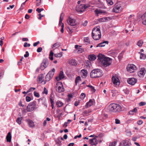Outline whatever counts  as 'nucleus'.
Masks as SVG:
<instances>
[{
    "mask_svg": "<svg viewBox=\"0 0 146 146\" xmlns=\"http://www.w3.org/2000/svg\"><path fill=\"white\" fill-rule=\"evenodd\" d=\"M143 123V121L141 120H138L137 121V123L138 125H141Z\"/></svg>",
    "mask_w": 146,
    "mask_h": 146,
    "instance_id": "bf43d9fd",
    "label": "nucleus"
},
{
    "mask_svg": "<svg viewBox=\"0 0 146 146\" xmlns=\"http://www.w3.org/2000/svg\"><path fill=\"white\" fill-rule=\"evenodd\" d=\"M109 92L110 93H113V94H114L115 93H116L117 91L114 90H109Z\"/></svg>",
    "mask_w": 146,
    "mask_h": 146,
    "instance_id": "13d9d810",
    "label": "nucleus"
},
{
    "mask_svg": "<svg viewBox=\"0 0 146 146\" xmlns=\"http://www.w3.org/2000/svg\"><path fill=\"white\" fill-rule=\"evenodd\" d=\"M92 36L95 40H99L101 38V34L100 26H97L93 28L92 31Z\"/></svg>",
    "mask_w": 146,
    "mask_h": 146,
    "instance_id": "f03ea898",
    "label": "nucleus"
},
{
    "mask_svg": "<svg viewBox=\"0 0 146 146\" xmlns=\"http://www.w3.org/2000/svg\"><path fill=\"white\" fill-rule=\"evenodd\" d=\"M54 55V53L52 51H50V54L49 55V58L51 60H52L53 59V56Z\"/></svg>",
    "mask_w": 146,
    "mask_h": 146,
    "instance_id": "72a5a7b5",
    "label": "nucleus"
},
{
    "mask_svg": "<svg viewBox=\"0 0 146 146\" xmlns=\"http://www.w3.org/2000/svg\"><path fill=\"white\" fill-rule=\"evenodd\" d=\"M91 63L89 60H87L86 62V66L88 67H90L91 66Z\"/></svg>",
    "mask_w": 146,
    "mask_h": 146,
    "instance_id": "37998d69",
    "label": "nucleus"
},
{
    "mask_svg": "<svg viewBox=\"0 0 146 146\" xmlns=\"http://www.w3.org/2000/svg\"><path fill=\"white\" fill-rule=\"evenodd\" d=\"M69 63L72 65L75 66L77 65V63L75 59H70L69 60Z\"/></svg>",
    "mask_w": 146,
    "mask_h": 146,
    "instance_id": "a878e982",
    "label": "nucleus"
},
{
    "mask_svg": "<svg viewBox=\"0 0 146 146\" xmlns=\"http://www.w3.org/2000/svg\"><path fill=\"white\" fill-rule=\"evenodd\" d=\"M62 52H60L59 53L54 54V56L56 57H60L62 56Z\"/></svg>",
    "mask_w": 146,
    "mask_h": 146,
    "instance_id": "2f4dec72",
    "label": "nucleus"
},
{
    "mask_svg": "<svg viewBox=\"0 0 146 146\" xmlns=\"http://www.w3.org/2000/svg\"><path fill=\"white\" fill-rule=\"evenodd\" d=\"M102 75V71L98 69L93 70L90 74V76L92 78L100 77Z\"/></svg>",
    "mask_w": 146,
    "mask_h": 146,
    "instance_id": "7ed1b4c3",
    "label": "nucleus"
},
{
    "mask_svg": "<svg viewBox=\"0 0 146 146\" xmlns=\"http://www.w3.org/2000/svg\"><path fill=\"white\" fill-rule=\"evenodd\" d=\"M34 95L35 96L37 97V98H39L40 96L39 94L36 92H35L34 93Z\"/></svg>",
    "mask_w": 146,
    "mask_h": 146,
    "instance_id": "49530a36",
    "label": "nucleus"
},
{
    "mask_svg": "<svg viewBox=\"0 0 146 146\" xmlns=\"http://www.w3.org/2000/svg\"><path fill=\"white\" fill-rule=\"evenodd\" d=\"M115 123L116 124H119L120 123V121L119 120L116 119H115Z\"/></svg>",
    "mask_w": 146,
    "mask_h": 146,
    "instance_id": "680f3d73",
    "label": "nucleus"
},
{
    "mask_svg": "<svg viewBox=\"0 0 146 146\" xmlns=\"http://www.w3.org/2000/svg\"><path fill=\"white\" fill-rule=\"evenodd\" d=\"M36 5L37 6H39L41 5V0H36Z\"/></svg>",
    "mask_w": 146,
    "mask_h": 146,
    "instance_id": "79ce46f5",
    "label": "nucleus"
},
{
    "mask_svg": "<svg viewBox=\"0 0 146 146\" xmlns=\"http://www.w3.org/2000/svg\"><path fill=\"white\" fill-rule=\"evenodd\" d=\"M62 28L61 29V32L62 33H63L64 32V24H62V25H61Z\"/></svg>",
    "mask_w": 146,
    "mask_h": 146,
    "instance_id": "e2e57ef3",
    "label": "nucleus"
},
{
    "mask_svg": "<svg viewBox=\"0 0 146 146\" xmlns=\"http://www.w3.org/2000/svg\"><path fill=\"white\" fill-rule=\"evenodd\" d=\"M91 112V111L90 110H85L84 111V113L85 114H88Z\"/></svg>",
    "mask_w": 146,
    "mask_h": 146,
    "instance_id": "3c124183",
    "label": "nucleus"
},
{
    "mask_svg": "<svg viewBox=\"0 0 146 146\" xmlns=\"http://www.w3.org/2000/svg\"><path fill=\"white\" fill-rule=\"evenodd\" d=\"M137 79L134 78H129L127 80L128 83L132 85L135 84L137 82Z\"/></svg>",
    "mask_w": 146,
    "mask_h": 146,
    "instance_id": "9b49d317",
    "label": "nucleus"
},
{
    "mask_svg": "<svg viewBox=\"0 0 146 146\" xmlns=\"http://www.w3.org/2000/svg\"><path fill=\"white\" fill-rule=\"evenodd\" d=\"M95 103V100L94 99H90L89 101L87 102L86 105L85 106L86 108H88L91 106L94 105Z\"/></svg>",
    "mask_w": 146,
    "mask_h": 146,
    "instance_id": "f8f14e48",
    "label": "nucleus"
},
{
    "mask_svg": "<svg viewBox=\"0 0 146 146\" xmlns=\"http://www.w3.org/2000/svg\"><path fill=\"white\" fill-rule=\"evenodd\" d=\"M40 43V42L39 41H38L37 42H36L35 43H34L33 44V46H36L38 44H39Z\"/></svg>",
    "mask_w": 146,
    "mask_h": 146,
    "instance_id": "0e129e2a",
    "label": "nucleus"
},
{
    "mask_svg": "<svg viewBox=\"0 0 146 146\" xmlns=\"http://www.w3.org/2000/svg\"><path fill=\"white\" fill-rule=\"evenodd\" d=\"M67 28L69 29V31L71 33H72V29L71 27L68 26Z\"/></svg>",
    "mask_w": 146,
    "mask_h": 146,
    "instance_id": "774afa93",
    "label": "nucleus"
},
{
    "mask_svg": "<svg viewBox=\"0 0 146 146\" xmlns=\"http://www.w3.org/2000/svg\"><path fill=\"white\" fill-rule=\"evenodd\" d=\"M129 139H127L123 140L120 143V144L122 145V146H125L129 145Z\"/></svg>",
    "mask_w": 146,
    "mask_h": 146,
    "instance_id": "f3484780",
    "label": "nucleus"
},
{
    "mask_svg": "<svg viewBox=\"0 0 146 146\" xmlns=\"http://www.w3.org/2000/svg\"><path fill=\"white\" fill-rule=\"evenodd\" d=\"M146 104V103L144 102H140L139 104L140 106H142L145 105Z\"/></svg>",
    "mask_w": 146,
    "mask_h": 146,
    "instance_id": "864d4df0",
    "label": "nucleus"
},
{
    "mask_svg": "<svg viewBox=\"0 0 146 146\" xmlns=\"http://www.w3.org/2000/svg\"><path fill=\"white\" fill-rule=\"evenodd\" d=\"M94 12L95 15L97 16H99V14L105 13H106V12L104 11H103L100 9H96Z\"/></svg>",
    "mask_w": 146,
    "mask_h": 146,
    "instance_id": "412c9836",
    "label": "nucleus"
},
{
    "mask_svg": "<svg viewBox=\"0 0 146 146\" xmlns=\"http://www.w3.org/2000/svg\"><path fill=\"white\" fill-rule=\"evenodd\" d=\"M26 100L27 102H29L31 100V98L30 97L27 96L26 97Z\"/></svg>",
    "mask_w": 146,
    "mask_h": 146,
    "instance_id": "5fc2aeb1",
    "label": "nucleus"
},
{
    "mask_svg": "<svg viewBox=\"0 0 146 146\" xmlns=\"http://www.w3.org/2000/svg\"><path fill=\"white\" fill-rule=\"evenodd\" d=\"M27 121L30 127L33 128L35 127V125L33 121L31 120H27Z\"/></svg>",
    "mask_w": 146,
    "mask_h": 146,
    "instance_id": "bb28decb",
    "label": "nucleus"
},
{
    "mask_svg": "<svg viewBox=\"0 0 146 146\" xmlns=\"http://www.w3.org/2000/svg\"><path fill=\"white\" fill-rule=\"evenodd\" d=\"M48 93V90H47L45 87H44V88L43 91L42 92L43 94H45L46 95Z\"/></svg>",
    "mask_w": 146,
    "mask_h": 146,
    "instance_id": "c03bdc74",
    "label": "nucleus"
},
{
    "mask_svg": "<svg viewBox=\"0 0 146 146\" xmlns=\"http://www.w3.org/2000/svg\"><path fill=\"white\" fill-rule=\"evenodd\" d=\"M42 47H39L37 48V51L38 52H40L42 51Z\"/></svg>",
    "mask_w": 146,
    "mask_h": 146,
    "instance_id": "4d7b16f0",
    "label": "nucleus"
},
{
    "mask_svg": "<svg viewBox=\"0 0 146 146\" xmlns=\"http://www.w3.org/2000/svg\"><path fill=\"white\" fill-rule=\"evenodd\" d=\"M112 82L113 84L115 86H118L119 85V80L118 78L116 76H112Z\"/></svg>",
    "mask_w": 146,
    "mask_h": 146,
    "instance_id": "1a4fd4ad",
    "label": "nucleus"
},
{
    "mask_svg": "<svg viewBox=\"0 0 146 146\" xmlns=\"http://www.w3.org/2000/svg\"><path fill=\"white\" fill-rule=\"evenodd\" d=\"M36 106V102L34 101L30 103L27 107V111H33L35 108Z\"/></svg>",
    "mask_w": 146,
    "mask_h": 146,
    "instance_id": "423d86ee",
    "label": "nucleus"
},
{
    "mask_svg": "<svg viewBox=\"0 0 146 146\" xmlns=\"http://www.w3.org/2000/svg\"><path fill=\"white\" fill-rule=\"evenodd\" d=\"M43 10V9L42 8L39 9V8H38L36 9V11L38 13H40L41 11H42Z\"/></svg>",
    "mask_w": 146,
    "mask_h": 146,
    "instance_id": "603ef678",
    "label": "nucleus"
},
{
    "mask_svg": "<svg viewBox=\"0 0 146 146\" xmlns=\"http://www.w3.org/2000/svg\"><path fill=\"white\" fill-rule=\"evenodd\" d=\"M29 54L28 51H26V54H25L24 55V56L25 57L27 58L29 56Z\"/></svg>",
    "mask_w": 146,
    "mask_h": 146,
    "instance_id": "69168bd1",
    "label": "nucleus"
},
{
    "mask_svg": "<svg viewBox=\"0 0 146 146\" xmlns=\"http://www.w3.org/2000/svg\"><path fill=\"white\" fill-rule=\"evenodd\" d=\"M55 71V69L54 68H53L51 71H50L46 75V78L47 77L48 78V77H49L50 78L49 79H51V78H52L54 75Z\"/></svg>",
    "mask_w": 146,
    "mask_h": 146,
    "instance_id": "2eb2a0df",
    "label": "nucleus"
},
{
    "mask_svg": "<svg viewBox=\"0 0 146 146\" xmlns=\"http://www.w3.org/2000/svg\"><path fill=\"white\" fill-rule=\"evenodd\" d=\"M89 143L92 146H96L98 143V141L95 138H94L92 139H90Z\"/></svg>",
    "mask_w": 146,
    "mask_h": 146,
    "instance_id": "ddd939ff",
    "label": "nucleus"
},
{
    "mask_svg": "<svg viewBox=\"0 0 146 146\" xmlns=\"http://www.w3.org/2000/svg\"><path fill=\"white\" fill-rule=\"evenodd\" d=\"M143 42L142 40H139L137 42V45L139 46H141L143 44Z\"/></svg>",
    "mask_w": 146,
    "mask_h": 146,
    "instance_id": "4c0bfd02",
    "label": "nucleus"
},
{
    "mask_svg": "<svg viewBox=\"0 0 146 146\" xmlns=\"http://www.w3.org/2000/svg\"><path fill=\"white\" fill-rule=\"evenodd\" d=\"M11 136L10 132L8 133L7 136V141L8 142H10L11 141Z\"/></svg>",
    "mask_w": 146,
    "mask_h": 146,
    "instance_id": "cd10ccee",
    "label": "nucleus"
},
{
    "mask_svg": "<svg viewBox=\"0 0 146 146\" xmlns=\"http://www.w3.org/2000/svg\"><path fill=\"white\" fill-rule=\"evenodd\" d=\"M22 119V117H18L16 121L20 125L21 124V121Z\"/></svg>",
    "mask_w": 146,
    "mask_h": 146,
    "instance_id": "c9c22d12",
    "label": "nucleus"
},
{
    "mask_svg": "<svg viewBox=\"0 0 146 146\" xmlns=\"http://www.w3.org/2000/svg\"><path fill=\"white\" fill-rule=\"evenodd\" d=\"M83 6L84 8V11H85L86 9L90 7V5L88 4H85L84 5H83Z\"/></svg>",
    "mask_w": 146,
    "mask_h": 146,
    "instance_id": "a18cd8bd",
    "label": "nucleus"
},
{
    "mask_svg": "<svg viewBox=\"0 0 146 146\" xmlns=\"http://www.w3.org/2000/svg\"><path fill=\"white\" fill-rule=\"evenodd\" d=\"M87 87L90 88L91 90L93 91L94 92H95L96 90L94 89V87L92 86L91 85H88L87 86Z\"/></svg>",
    "mask_w": 146,
    "mask_h": 146,
    "instance_id": "ea45409f",
    "label": "nucleus"
},
{
    "mask_svg": "<svg viewBox=\"0 0 146 146\" xmlns=\"http://www.w3.org/2000/svg\"><path fill=\"white\" fill-rule=\"evenodd\" d=\"M146 73V70L144 68H142L139 71L138 73V75L141 77H143Z\"/></svg>",
    "mask_w": 146,
    "mask_h": 146,
    "instance_id": "dca6fc26",
    "label": "nucleus"
},
{
    "mask_svg": "<svg viewBox=\"0 0 146 146\" xmlns=\"http://www.w3.org/2000/svg\"><path fill=\"white\" fill-rule=\"evenodd\" d=\"M81 79L80 77L79 76H78L77 77L76 79L75 80V82L76 84V85H77V83L79 82L80 81H81Z\"/></svg>",
    "mask_w": 146,
    "mask_h": 146,
    "instance_id": "473e14b6",
    "label": "nucleus"
},
{
    "mask_svg": "<svg viewBox=\"0 0 146 146\" xmlns=\"http://www.w3.org/2000/svg\"><path fill=\"white\" fill-rule=\"evenodd\" d=\"M86 96L85 94L84 93H82L80 96V98L81 99H83Z\"/></svg>",
    "mask_w": 146,
    "mask_h": 146,
    "instance_id": "09e8293b",
    "label": "nucleus"
},
{
    "mask_svg": "<svg viewBox=\"0 0 146 146\" xmlns=\"http://www.w3.org/2000/svg\"><path fill=\"white\" fill-rule=\"evenodd\" d=\"M50 101L51 104H54V99L53 97H52V96H51V97L50 98Z\"/></svg>",
    "mask_w": 146,
    "mask_h": 146,
    "instance_id": "6e6d98bb",
    "label": "nucleus"
},
{
    "mask_svg": "<svg viewBox=\"0 0 146 146\" xmlns=\"http://www.w3.org/2000/svg\"><path fill=\"white\" fill-rule=\"evenodd\" d=\"M55 88L56 91L58 93L62 92L65 91L62 82H58L56 84Z\"/></svg>",
    "mask_w": 146,
    "mask_h": 146,
    "instance_id": "20e7f679",
    "label": "nucleus"
},
{
    "mask_svg": "<svg viewBox=\"0 0 146 146\" xmlns=\"http://www.w3.org/2000/svg\"><path fill=\"white\" fill-rule=\"evenodd\" d=\"M136 69V66L132 64H129L127 67V70L130 73L133 72Z\"/></svg>",
    "mask_w": 146,
    "mask_h": 146,
    "instance_id": "6e6552de",
    "label": "nucleus"
},
{
    "mask_svg": "<svg viewBox=\"0 0 146 146\" xmlns=\"http://www.w3.org/2000/svg\"><path fill=\"white\" fill-rule=\"evenodd\" d=\"M98 60L105 67L109 66L111 62V59L106 57L105 55L101 54H99L98 55Z\"/></svg>",
    "mask_w": 146,
    "mask_h": 146,
    "instance_id": "f257e3e1",
    "label": "nucleus"
},
{
    "mask_svg": "<svg viewBox=\"0 0 146 146\" xmlns=\"http://www.w3.org/2000/svg\"><path fill=\"white\" fill-rule=\"evenodd\" d=\"M31 44H28L27 42H25L24 43V46L25 47L30 46Z\"/></svg>",
    "mask_w": 146,
    "mask_h": 146,
    "instance_id": "8fccbe9b",
    "label": "nucleus"
},
{
    "mask_svg": "<svg viewBox=\"0 0 146 146\" xmlns=\"http://www.w3.org/2000/svg\"><path fill=\"white\" fill-rule=\"evenodd\" d=\"M81 76L83 78H86L88 72L87 70L85 69H82L81 71Z\"/></svg>",
    "mask_w": 146,
    "mask_h": 146,
    "instance_id": "aec40b11",
    "label": "nucleus"
},
{
    "mask_svg": "<svg viewBox=\"0 0 146 146\" xmlns=\"http://www.w3.org/2000/svg\"><path fill=\"white\" fill-rule=\"evenodd\" d=\"M19 106H22L23 107L24 106L22 104V102L21 101H20L19 103Z\"/></svg>",
    "mask_w": 146,
    "mask_h": 146,
    "instance_id": "338daca9",
    "label": "nucleus"
},
{
    "mask_svg": "<svg viewBox=\"0 0 146 146\" xmlns=\"http://www.w3.org/2000/svg\"><path fill=\"white\" fill-rule=\"evenodd\" d=\"M107 3L111 5H112L113 4V3L112 0H106Z\"/></svg>",
    "mask_w": 146,
    "mask_h": 146,
    "instance_id": "e433bc0d",
    "label": "nucleus"
},
{
    "mask_svg": "<svg viewBox=\"0 0 146 146\" xmlns=\"http://www.w3.org/2000/svg\"><path fill=\"white\" fill-rule=\"evenodd\" d=\"M105 44H108V41H105L103 42H101L100 43L98 44L96 46V47H103L105 46Z\"/></svg>",
    "mask_w": 146,
    "mask_h": 146,
    "instance_id": "b1692460",
    "label": "nucleus"
},
{
    "mask_svg": "<svg viewBox=\"0 0 146 146\" xmlns=\"http://www.w3.org/2000/svg\"><path fill=\"white\" fill-rule=\"evenodd\" d=\"M48 59L46 58L44 59L41 63L40 66V68L42 70H44L47 67L48 65Z\"/></svg>",
    "mask_w": 146,
    "mask_h": 146,
    "instance_id": "39448f33",
    "label": "nucleus"
},
{
    "mask_svg": "<svg viewBox=\"0 0 146 146\" xmlns=\"http://www.w3.org/2000/svg\"><path fill=\"white\" fill-rule=\"evenodd\" d=\"M108 20V18L107 17L102 18L99 19V21L100 22H106Z\"/></svg>",
    "mask_w": 146,
    "mask_h": 146,
    "instance_id": "c756f323",
    "label": "nucleus"
},
{
    "mask_svg": "<svg viewBox=\"0 0 146 146\" xmlns=\"http://www.w3.org/2000/svg\"><path fill=\"white\" fill-rule=\"evenodd\" d=\"M141 18L142 19H144L146 18V12L141 16Z\"/></svg>",
    "mask_w": 146,
    "mask_h": 146,
    "instance_id": "de8ad7c7",
    "label": "nucleus"
},
{
    "mask_svg": "<svg viewBox=\"0 0 146 146\" xmlns=\"http://www.w3.org/2000/svg\"><path fill=\"white\" fill-rule=\"evenodd\" d=\"M115 112H119L122 111V107L118 104H115Z\"/></svg>",
    "mask_w": 146,
    "mask_h": 146,
    "instance_id": "6ab92c4d",
    "label": "nucleus"
},
{
    "mask_svg": "<svg viewBox=\"0 0 146 146\" xmlns=\"http://www.w3.org/2000/svg\"><path fill=\"white\" fill-rule=\"evenodd\" d=\"M84 9L83 6V5H78L76 7V11L79 13L84 12Z\"/></svg>",
    "mask_w": 146,
    "mask_h": 146,
    "instance_id": "4468645a",
    "label": "nucleus"
},
{
    "mask_svg": "<svg viewBox=\"0 0 146 146\" xmlns=\"http://www.w3.org/2000/svg\"><path fill=\"white\" fill-rule=\"evenodd\" d=\"M61 45V43L59 42H57L52 45V48L54 50L59 47Z\"/></svg>",
    "mask_w": 146,
    "mask_h": 146,
    "instance_id": "5701e85b",
    "label": "nucleus"
},
{
    "mask_svg": "<svg viewBox=\"0 0 146 146\" xmlns=\"http://www.w3.org/2000/svg\"><path fill=\"white\" fill-rule=\"evenodd\" d=\"M68 21L70 27L74 26L76 24L75 20L74 19H72L70 17L68 18Z\"/></svg>",
    "mask_w": 146,
    "mask_h": 146,
    "instance_id": "9d476101",
    "label": "nucleus"
},
{
    "mask_svg": "<svg viewBox=\"0 0 146 146\" xmlns=\"http://www.w3.org/2000/svg\"><path fill=\"white\" fill-rule=\"evenodd\" d=\"M64 76L63 74V72L61 71L60 72L59 76L56 77V79L57 81H59L64 78Z\"/></svg>",
    "mask_w": 146,
    "mask_h": 146,
    "instance_id": "4be33fe9",
    "label": "nucleus"
},
{
    "mask_svg": "<svg viewBox=\"0 0 146 146\" xmlns=\"http://www.w3.org/2000/svg\"><path fill=\"white\" fill-rule=\"evenodd\" d=\"M38 15V16H39V17L38 18V19L39 20H40L42 17H43L44 16V15H42L40 13H39Z\"/></svg>",
    "mask_w": 146,
    "mask_h": 146,
    "instance_id": "052dcab7",
    "label": "nucleus"
},
{
    "mask_svg": "<svg viewBox=\"0 0 146 146\" xmlns=\"http://www.w3.org/2000/svg\"><path fill=\"white\" fill-rule=\"evenodd\" d=\"M115 104L113 103L110 104L108 107L110 111L114 112L115 111Z\"/></svg>",
    "mask_w": 146,
    "mask_h": 146,
    "instance_id": "a211bd4d",
    "label": "nucleus"
},
{
    "mask_svg": "<svg viewBox=\"0 0 146 146\" xmlns=\"http://www.w3.org/2000/svg\"><path fill=\"white\" fill-rule=\"evenodd\" d=\"M88 59L90 61H93L96 58V56L94 54L89 55L88 56Z\"/></svg>",
    "mask_w": 146,
    "mask_h": 146,
    "instance_id": "393cba45",
    "label": "nucleus"
},
{
    "mask_svg": "<svg viewBox=\"0 0 146 146\" xmlns=\"http://www.w3.org/2000/svg\"><path fill=\"white\" fill-rule=\"evenodd\" d=\"M117 143V141H116L110 143H109V146H115Z\"/></svg>",
    "mask_w": 146,
    "mask_h": 146,
    "instance_id": "a19ab883",
    "label": "nucleus"
},
{
    "mask_svg": "<svg viewBox=\"0 0 146 146\" xmlns=\"http://www.w3.org/2000/svg\"><path fill=\"white\" fill-rule=\"evenodd\" d=\"M56 105L59 108L62 106H63V104L61 101H58L56 103Z\"/></svg>",
    "mask_w": 146,
    "mask_h": 146,
    "instance_id": "7c9ffc66",
    "label": "nucleus"
},
{
    "mask_svg": "<svg viewBox=\"0 0 146 146\" xmlns=\"http://www.w3.org/2000/svg\"><path fill=\"white\" fill-rule=\"evenodd\" d=\"M122 9V8L120 4H116L114 6L113 11L116 13H119L121 11Z\"/></svg>",
    "mask_w": 146,
    "mask_h": 146,
    "instance_id": "0eeeda50",
    "label": "nucleus"
},
{
    "mask_svg": "<svg viewBox=\"0 0 146 146\" xmlns=\"http://www.w3.org/2000/svg\"><path fill=\"white\" fill-rule=\"evenodd\" d=\"M146 55L145 54L141 53L140 54V58L141 59H144L146 58Z\"/></svg>",
    "mask_w": 146,
    "mask_h": 146,
    "instance_id": "58836bf2",
    "label": "nucleus"
},
{
    "mask_svg": "<svg viewBox=\"0 0 146 146\" xmlns=\"http://www.w3.org/2000/svg\"><path fill=\"white\" fill-rule=\"evenodd\" d=\"M137 111V110L136 108H135L133 110L130 111L129 112V113L130 115H133L135 113H136Z\"/></svg>",
    "mask_w": 146,
    "mask_h": 146,
    "instance_id": "c85d7f7f",
    "label": "nucleus"
},
{
    "mask_svg": "<svg viewBox=\"0 0 146 146\" xmlns=\"http://www.w3.org/2000/svg\"><path fill=\"white\" fill-rule=\"evenodd\" d=\"M81 46H80L77 48L78 52L79 53H81L84 51V49L81 48Z\"/></svg>",
    "mask_w": 146,
    "mask_h": 146,
    "instance_id": "f704fd0d",
    "label": "nucleus"
}]
</instances>
